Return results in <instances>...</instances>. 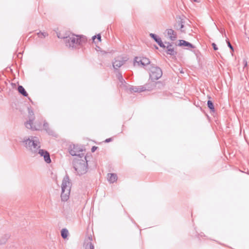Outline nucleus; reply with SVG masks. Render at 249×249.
Masks as SVG:
<instances>
[{
  "mask_svg": "<svg viewBox=\"0 0 249 249\" xmlns=\"http://www.w3.org/2000/svg\"><path fill=\"white\" fill-rule=\"evenodd\" d=\"M165 44H167V46H165V48H166L167 49L169 48H171V47L172 46V44L170 42H165Z\"/></svg>",
  "mask_w": 249,
  "mask_h": 249,
  "instance_id": "c85d7f7f",
  "label": "nucleus"
},
{
  "mask_svg": "<svg viewBox=\"0 0 249 249\" xmlns=\"http://www.w3.org/2000/svg\"><path fill=\"white\" fill-rule=\"evenodd\" d=\"M97 37V36H94L92 37V39L94 40Z\"/></svg>",
  "mask_w": 249,
  "mask_h": 249,
  "instance_id": "72a5a7b5",
  "label": "nucleus"
},
{
  "mask_svg": "<svg viewBox=\"0 0 249 249\" xmlns=\"http://www.w3.org/2000/svg\"><path fill=\"white\" fill-rule=\"evenodd\" d=\"M71 183L70 181L69 177L68 175H66L64 177L62 180L61 185L62 190L64 191L69 190V191H71Z\"/></svg>",
  "mask_w": 249,
  "mask_h": 249,
  "instance_id": "6e6552de",
  "label": "nucleus"
},
{
  "mask_svg": "<svg viewBox=\"0 0 249 249\" xmlns=\"http://www.w3.org/2000/svg\"><path fill=\"white\" fill-rule=\"evenodd\" d=\"M116 76L119 80L120 83H121L122 85H124L126 84L125 81L124 79L122 73L118 71L117 73L116 74Z\"/></svg>",
  "mask_w": 249,
  "mask_h": 249,
  "instance_id": "aec40b11",
  "label": "nucleus"
},
{
  "mask_svg": "<svg viewBox=\"0 0 249 249\" xmlns=\"http://www.w3.org/2000/svg\"><path fill=\"white\" fill-rule=\"evenodd\" d=\"M73 168L79 176L85 174L88 170V161L86 157L84 160L78 159L74 161Z\"/></svg>",
  "mask_w": 249,
  "mask_h": 249,
  "instance_id": "7ed1b4c3",
  "label": "nucleus"
},
{
  "mask_svg": "<svg viewBox=\"0 0 249 249\" xmlns=\"http://www.w3.org/2000/svg\"><path fill=\"white\" fill-rule=\"evenodd\" d=\"M18 92L21 95H22L23 96H28V94L23 86L21 85H18Z\"/></svg>",
  "mask_w": 249,
  "mask_h": 249,
  "instance_id": "a211bd4d",
  "label": "nucleus"
},
{
  "mask_svg": "<svg viewBox=\"0 0 249 249\" xmlns=\"http://www.w3.org/2000/svg\"><path fill=\"white\" fill-rule=\"evenodd\" d=\"M38 154L41 157H43L44 160L47 163H50L51 162L50 153L47 150L39 149L37 151Z\"/></svg>",
  "mask_w": 249,
  "mask_h": 249,
  "instance_id": "1a4fd4ad",
  "label": "nucleus"
},
{
  "mask_svg": "<svg viewBox=\"0 0 249 249\" xmlns=\"http://www.w3.org/2000/svg\"><path fill=\"white\" fill-rule=\"evenodd\" d=\"M37 36L40 38H45L48 36V34L47 32H41L40 31L37 34Z\"/></svg>",
  "mask_w": 249,
  "mask_h": 249,
  "instance_id": "bb28decb",
  "label": "nucleus"
},
{
  "mask_svg": "<svg viewBox=\"0 0 249 249\" xmlns=\"http://www.w3.org/2000/svg\"><path fill=\"white\" fill-rule=\"evenodd\" d=\"M9 237L10 236L8 234H6L0 237V245L5 244Z\"/></svg>",
  "mask_w": 249,
  "mask_h": 249,
  "instance_id": "412c9836",
  "label": "nucleus"
},
{
  "mask_svg": "<svg viewBox=\"0 0 249 249\" xmlns=\"http://www.w3.org/2000/svg\"><path fill=\"white\" fill-rule=\"evenodd\" d=\"M35 138L36 137L33 136L24 137L21 142L27 150L34 156L37 155V151L40 148L39 142Z\"/></svg>",
  "mask_w": 249,
  "mask_h": 249,
  "instance_id": "f257e3e1",
  "label": "nucleus"
},
{
  "mask_svg": "<svg viewBox=\"0 0 249 249\" xmlns=\"http://www.w3.org/2000/svg\"><path fill=\"white\" fill-rule=\"evenodd\" d=\"M69 150L70 154L72 156H78L80 158H81L84 155V154L82 153L83 150L80 148L78 145L74 144L70 145Z\"/></svg>",
  "mask_w": 249,
  "mask_h": 249,
  "instance_id": "423d86ee",
  "label": "nucleus"
},
{
  "mask_svg": "<svg viewBox=\"0 0 249 249\" xmlns=\"http://www.w3.org/2000/svg\"><path fill=\"white\" fill-rule=\"evenodd\" d=\"M28 110L29 120L25 123V125L26 127L28 129L37 130V128H36L35 126H33V122L35 119L33 110L29 107L28 108Z\"/></svg>",
  "mask_w": 249,
  "mask_h": 249,
  "instance_id": "39448f33",
  "label": "nucleus"
},
{
  "mask_svg": "<svg viewBox=\"0 0 249 249\" xmlns=\"http://www.w3.org/2000/svg\"><path fill=\"white\" fill-rule=\"evenodd\" d=\"M167 35L172 41H175L177 38L176 33L172 29H168L166 30Z\"/></svg>",
  "mask_w": 249,
  "mask_h": 249,
  "instance_id": "9b49d317",
  "label": "nucleus"
},
{
  "mask_svg": "<svg viewBox=\"0 0 249 249\" xmlns=\"http://www.w3.org/2000/svg\"><path fill=\"white\" fill-rule=\"evenodd\" d=\"M43 127L45 130L46 131V132L50 135L54 136L55 133L53 130L51 129L49 127V124L46 122H44L43 124Z\"/></svg>",
  "mask_w": 249,
  "mask_h": 249,
  "instance_id": "f3484780",
  "label": "nucleus"
},
{
  "mask_svg": "<svg viewBox=\"0 0 249 249\" xmlns=\"http://www.w3.org/2000/svg\"><path fill=\"white\" fill-rule=\"evenodd\" d=\"M98 147L97 146H93L92 147L91 149V151L92 152H94L96 149H97Z\"/></svg>",
  "mask_w": 249,
  "mask_h": 249,
  "instance_id": "7c9ffc66",
  "label": "nucleus"
},
{
  "mask_svg": "<svg viewBox=\"0 0 249 249\" xmlns=\"http://www.w3.org/2000/svg\"><path fill=\"white\" fill-rule=\"evenodd\" d=\"M247 65V62L245 61L244 66L246 67Z\"/></svg>",
  "mask_w": 249,
  "mask_h": 249,
  "instance_id": "f704fd0d",
  "label": "nucleus"
},
{
  "mask_svg": "<svg viewBox=\"0 0 249 249\" xmlns=\"http://www.w3.org/2000/svg\"><path fill=\"white\" fill-rule=\"evenodd\" d=\"M155 48L157 50H158L159 48L156 45H154Z\"/></svg>",
  "mask_w": 249,
  "mask_h": 249,
  "instance_id": "c9c22d12",
  "label": "nucleus"
},
{
  "mask_svg": "<svg viewBox=\"0 0 249 249\" xmlns=\"http://www.w3.org/2000/svg\"><path fill=\"white\" fill-rule=\"evenodd\" d=\"M98 40L99 41H101V36L100 34H98V35H97V37H96Z\"/></svg>",
  "mask_w": 249,
  "mask_h": 249,
  "instance_id": "473e14b6",
  "label": "nucleus"
},
{
  "mask_svg": "<svg viewBox=\"0 0 249 249\" xmlns=\"http://www.w3.org/2000/svg\"><path fill=\"white\" fill-rule=\"evenodd\" d=\"M175 28L177 29H180L181 32H183V30H182V28L184 27L183 25V22L182 21V19H180L179 21H178L175 25Z\"/></svg>",
  "mask_w": 249,
  "mask_h": 249,
  "instance_id": "6ab92c4d",
  "label": "nucleus"
},
{
  "mask_svg": "<svg viewBox=\"0 0 249 249\" xmlns=\"http://www.w3.org/2000/svg\"><path fill=\"white\" fill-rule=\"evenodd\" d=\"M126 60L127 59L126 57L118 56L115 58L114 60L112 62V65L114 69L118 70V68H120L125 63Z\"/></svg>",
  "mask_w": 249,
  "mask_h": 249,
  "instance_id": "0eeeda50",
  "label": "nucleus"
},
{
  "mask_svg": "<svg viewBox=\"0 0 249 249\" xmlns=\"http://www.w3.org/2000/svg\"><path fill=\"white\" fill-rule=\"evenodd\" d=\"M149 36L161 48H165V45L162 42L160 37L153 33H150Z\"/></svg>",
  "mask_w": 249,
  "mask_h": 249,
  "instance_id": "9d476101",
  "label": "nucleus"
},
{
  "mask_svg": "<svg viewBox=\"0 0 249 249\" xmlns=\"http://www.w3.org/2000/svg\"><path fill=\"white\" fill-rule=\"evenodd\" d=\"M179 46H183L187 48H195V47L191 43L184 40H179V43L178 44Z\"/></svg>",
  "mask_w": 249,
  "mask_h": 249,
  "instance_id": "4468645a",
  "label": "nucleus"
},
{
  "mask_svg": "<svg viewBox=\"0 0 249 249\" xmlns=\"http://www.w3.org/2000/svg\"><path fill=\"white\" fill-rule=\"evenodd\" d=\"M129 89L130 91L135 92H140L146 90V88L143 86L134 87L131 86Z\"/></svg>",
  "mask_w": 249,
  "mask_h": 249,
  "instance_id": "2eb2a0df",
  "label": "nucleus"
},
{
  "mask_svg": "<svg viewBox=\"0 0 249 249\" xmlns=\"http://www.w3.org/2000/svg\"><path fill=\"white\" fill-rule=\"evenodd\" d=\"M137 63L138 65H141L142 66V58L136 56L134 58V64L135 65Z\"/></svg>",
  "mask_w": 249,
  "mask_h": 249,
  "instance_id": "a878e982",
  "label": "nucleus"
},
{
  "mask_svg": "<svg viewBox=\"0 0 249 249\" xmlns=\"http://www.w3.org/2000/svg\"><path fill=\"white\" fill-rule=\"evenodd\" d=\"M69 234L68 230L67 229H63L61 231V235L63 239H66Z\"/></svg>",
  "mask_w": 249,
  "mask_h": 249,
  "instance_id": "4be33fe9",
  "label": "nucleus"
},
{
  "mask_svg": "<svg viewBox=\"0 0 249 249\" xmlns=\"http://www.w3.org/2000/svg\"><path fill=\"white\" fill-rule=\"evenodd\" d=\"M166 52L168 54L173 56H176L178 53L174 50V48H169L167 49Z\"/></svg>",
  "mask_w": 249,
  "mask_h": 249,
  "instance_id": "5701e85b",
  "label": "nucleus"
},
{
  "mask_svg": "<svg viewBox=\"0 0 249 249\" xmlns=\"http://www.w3.org/2000/svg\"><path fill=\"white\" fill-rule=\"evenodd\" d=\"M70 191L69 190H62L61 194V198L62 201H66L68 200L70 197Z\"/></svg>",
  "mask_w": 249,
  "mask_h": 249,
  "instance_id": "f8f14e48",
  "label": "nucleus"
},
{
  "mask_svg": "<svg viewBox=\"0 0 249 249\" xmlns=\"http://www.w3.org/2000/svg\"><path fill=\"white\" fill-rule=\"evenodd\" d=\"M226 42L227 43V44H228V47L230 48L231 50V52H233L234 51V49H233V46L231 45V44L230 42L229 41V40L228 39H227L226 40Z\"/></svg>",
  "mask_w": 249,
  "mask_h": 249,
  "instance_id": "cd10ccee",
  "label": "nucleus"
},
{
  "mask_svg": "<svg viewBox=\"0 0 249 249\" xmlns=\"http://www.w3.org/2000/svg\"><path fill=\"white\" fill-rule=\"evenodd\" d=\"M92 240V237L89 236L84 244L85 249H94V246L91 242Z\"/></svg>",
  "mask_w": 249,
  "mask_h": 249,
  "instance_id": "ddd939ff",
  "label": "nucleus"
},
{
  "mask_svg": "<svg viewBox=\"0 0 249 249\" xmlns=\"http://www.w3.org/2000/svg\"><path fill=\"white\" fill-rule=\"evenodd\" d=\"M207 106L211 112H214L215 111L214 105L213 102L211 100H208L207 102Z\"/></svg>",
  "mask_w": 249,
  "mask_h": 249,
  "instance_id": "393cba45",
  "label": "nucleus"
},
{
  "mask_svg": "<svg viewBox=\"0 0 249 249\" xmlns=\"http://www.w3.org/2000/svg\"><path fill=\"white\" fill-rule=\"evenodd\" d=\"M149 76L152 81H155L159 79L162 75V71L161 69L154 65H150L149 68Z\"/></svg>",
  "mask_w": 249,
  "mask_h": 249,
  "instance_id": "20e7f679",
  "label": "nucleus"
},
{
  "mask_svg": "<svg viewBox=\"0 0 249 249\" xmlns=\"http://www.w3.org/2000/svg\"><path fill=\"white\" fill-rule=\"evenodd\" d=\"M213 47V49L214 50L216 51V50H218V47H217L216 45L215 44V43H213L212 44Z\"/></svg>",
  "mask_w": 249,
  "mask_h": 249,
  "instance_id": "c756f323",
  "label": "nucleus"
},
{
  "mask_svg": "<svg viewBox=\"0 0 249 249\" xmlns=\"http://www.w3.org/2000/svg\"><path fill=\"white\" fill-rule=\"evenodd\" d=\"M107 179L110 183L115 182L117 180V175L114 173H108L107 174Z\"/></svg>",
  "mask_w": 249,
  "mask_h": 249,
  "instance_id": "dca6fc26",
  "label": "nucleus"
},
{
  "mask_svg": "<svg viewBox=\"0 0 249 249\" xmlns=\"http://www.w3.org/2000/svg\"><path fill=\"white\" fill-rule=\"evenodd\" d=\"M208 98H209V99H210V98H211V97H210V96H208Z\"/></svg>",
  "mask_w": 249,
  "mask_h": 249,
  "instance_id": "e433bc0d",
  "label": "nucleus"
},
{
  "mask_svg": "<svg viewBox=\"0 0 249 249\" xmlns=\"http://www.w3.org/2000/svg\"><path fill=\"white\" fill-rule=\"evenodd\" d=\"M112 141V138H110L107 139L105 141V142H111Z\"/></svg>",
  "mask_w": 249,
  "mask_h": 249,
  "instance_id": "2f4dec72",
  "label": "nucleus"
},
{
  "mask_svg": "<svg viewBox=\"0 0 249 249\" xmlns=\"http://www.w3.org/2000/svg\"><path fill=\"white\" fill-rule=\"evenodd\" d=\"M142 66L143 67H145V66H147L149 65V66H150V65H151L150 64V60L146 58V57H142Z\"/></svg>",
  "mask_w": 249,
  "mask_h": 249,
  "instance_id": "b1692460",
  "label": "nucleus"
},
{
  "mask_svg": "<svg viewBox=\"0 0 249 249\" xmlns=\"http://www.w3.org/2000/svg\"><path fill=\"white\" fill-rule=\"evenodd\" d=\"M66 45L69 47L73 48L77 45H82L85 43L87 39L83 36H78L72 34L68 36L64 37Z\"/></svg>",
  "mask_w": 249,
  "mask_h": 249,
  "instance_id": "f03ea898",
  "label": "nucleus"
}]
</instances>
